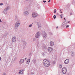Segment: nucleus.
I'll return each instance as SVG.
<instances>
[{
    "label": "nucleus",
    "mask_w": 75,
    "mask_h": 75,
    "mask_svg": "<svg viewBox=\"0 0 75 75\" xmlns=\"http://www.w3.org/2000/svg\"><path fill=\"white\" fill-rule=\"evenodd\" d=\"M43 63L44 66L46 67H50V60H49L46 59H44L43 61Z\"/></svg>",
    "instance_id": "1"
},
{
    "label": "nucleus",
    "mask_w": 75,
    "mask_h": 75,
    "mask_svg": "<svg viewBox=\"0 0 75 75\" xmlns=\"http://www.w3.org/2000/svg\"><path fill=\"white\" fill-rule=\"evenodd\" d=\"M8 9H9V6L6 7L3 11V13L4 14H7V11Z\"/></svg>",
    "instance_id": "2"
},
{
    "label": "nucleus",
    "mask_w": 75,
    "mask_h": 75,
    "mask_svg": "<svg viewBox=\"0 0 75 75\" xmlns=\"http://www.w3.org/2000/svg\"><path fill=\"white\" fill-rule=\"evenodd\" d=\"M20 21H17L15 25V28L16 29H17V28H18V27L20 25Z\"/></svg>",
    "instance_id": "3"
},
{
    "label": "nucleus",
    "mask_w": 75,
    "mask_h": 75,
    "mask_svg": "<svg viewBox=\"0 0 75 75\" xmlns=\"http://www.w3.org/2000/svg\"><path fill=\"white\" fill-rule=\"evenodd\" d=\"M32 16L33 18H35L38 16V14L35 12H33L32 14Z\"/></svg>",
    "instance_id": "4"
},
{
    "label": "nucleus",
    "mask_w": 75,
    "mask_h": 75,
    "mask_svg": "<svg viewBox=\"0 0 75 75\" xmlns=\"http://www.w3.org/2000/svg\"><path fill=\"white\" fill-rule=\"evenodd\" d=\"M41 35V32H38L35 35V37L37 38H39Z\"/></svg>",
    "instance_id": "5"
},
{
    "label": "nucleus",
    "mask_w": 75,
    "mask_h": 75,
    "mask_svg": "<svg viewBox=\"0 0 75 75\" xmlns=\"http://www.w3.org/2000/svg\"><path fill=\"white\" fill-rule=\"evenodd\" d=\"M42 35L43 36L44 38H46V37H47V34L44 31H42Z\"/></svg>",
    "instance_id": "6"
},
{
    "label": "nucleus",
    "mask_w": 75,
    "mask_h": 75,
    "mask_svg": "<svg viewBox=\"0 0 75 75\" xmlns=\"http://www.w3.org/2000/svg\"><path fill=\"white\" fill-rule=\"evenodd\" d=\"M62 71L63 74H65L67 72V68L65 67L63 68L62 69Z\"/></svg>",
    "instance_id": "7"
},
{
    "label": "nucleus",
    "mask_w": 75,
    "mask_h": 75,
    "mask_svg": "<svg viewBox=\"0 0 75 75\" xmlns=\"http://www.w3.org/2000/svg\"><path fill=\"white\" fill-rule=\"evenodd\" d=\"M23 14L25 16H28L29 14V12L28 11H25L23 13Z\"/></svg>",
    "instance_id": "8"
},
{
    "label": "nucleus",
    "mask_w": 75,
    "mask_h": 75,
    "mask_svg": "<svg viewBox=\"0 0 75 75\" xmlns=\"http://www.w3.org/2000/svg\"><path fill=\"white\" fill-rule=\"evenodd\" d=\"M48 51L49 52H52L53 51V49L52 47H50L48 48Z\"/></svg>",
    "instance_id": "9"
},
{
    "label": "nucleus",
    "mask_w": 75,
    "mask_h": 75,
    "mask_svg": "<svg viewBox=\"0 0 75 75\" xmlns=\"http://www.w3.org/2000/svg\"><path fill=\"white\" fill-rule=\"evenodd\" d=\"M50 44L51 47H53V46H54L55 45V44H54V42H53L52 41H50Z\"/></svg>",
    "instance_id": "10"
},
{
    "label": "nucleus",
    "mask_w": 75,
    "mask_h": 75,
    "mask_svg": "<svg viewBox=\"0 0 75 75\" xmlns=\"http://www.w3.org/2000/svg\"><path fill=\"white\" fill-rule=\"evenodd\" d=\"M12 42H16V37L15 36L13 37L12 38Z\"/></svg>",
    "instance_id": "11"
},
{
    "label": "nucleus",
    "mask_w": 75,
    "mask_h": 75,
    "mask_svg": "<svg viewBox=\"0 0 75 75\" xmlns=\"http://www.w3.org/2000/svg\"><path fill=\"white\" fill-rule=\"evenodd\" d=\"M24 60L23 59H21L20 61H19L20 64H22L23 63V62H24Z\"/></svg>",
    "instance_id": "12"
},
{
    "label": "nucleus",
    "mask_w": 75,
    "mask_h": 75,
    "mask_svg": "<svg viewBox=\"0 0 75 75\" xmlns=\"http://www.w3.org/2000/svg\"><path fill=\"white\" fill-rule=\"evenodd\" d=\"M37 24L38 25V28L39 29H41V25L40 23H38Z\"/></svg>",
    "instance_id": "13"
},
{
    "label": "nucleus",
    "mask_w": 75,
    "mask_h": 75,
    "mask_svg": "<svg viewBox=\"0 0 75 75\" xmlns=\"http://www.w3.org/2000/svg\"><path fill=\"white\" fill-rule=\"evenodd\" d=\"M69 59H67L64 61L65 64H68L69 63Z\"/></svg>",
    "instance_id": "14"
},
{
    "label": "nucleus",
    "mask_w": 75,
    "mask_h": 75,
    "mask_svg": "<svg viewBox=\"0 0 75 75\" xmlns=\"http://www.w3.org/2000/svg\"><path fill=\"white\" fill-rule=\"evenodd\" d=\"M67 25V23H63L62 24V27L64 28Z\"/></svg>",
    "instance_id": "15"
},
{
    "label": "nucleus",
    "mask_w": 75,
    "mask_h": 75,
    "mask_svg": "<svg viewBox=\"0 0 75 75\" xmlns=\"http://www.w3.org/2000/svg\"><path fill=\"white\" fill-rule=\"evenodd\" d=\"M43 49H47V45H43Z\"/></svg>",
    "instance_id": "16"
},
{
    "label": "nucleus",
    "mask_w": 75,
    "mask_h": 75,
    "mask_svg": "<svg viewBox=\"0 0 75 75\" xmlns=\"http://www.w3.org/2000/svg\"><path fill=\"white\" fill-rule=\"evenodd\" d=\"M19 74H23V71L22 70H21L20 71H19Z\"/></svg>",
    "instance_id": "17"
},
{
    "label": "nucleus",
    "mask_w": 75,
    "mask_h": 75,
    "mask_svg": "<svg viewBox=\"0 0 75 75\" xmlns=\"http://www.w3.org/2000/svg\"><path fill=\"white\" fill-rule=\"evenodd\" d=\"M27 44V42H23V46L25 47Z\"/></svg>",
    "instance_id": "18"
},
{
    "label": "nucleus",
    "mask_w": 75,
    "mask_h": 75,
    "mask_svg": "<svg viewBox=\"0 0 75 75\" xmlns=\"http://www.w3.org/2000/svg\"><path fill=\"white\" fill-rule=\"evenodd\" d=\"M7 36V33H5L3 35V37H6V36Z\"/></svg>",
    "instance_id": "19"
},
{
    "label": "nucleus",
    "mask_w": 75,
    "mask_h": 75,
    "mask_svg": "<svg viewBox=\"0 0 75 75\" xmlns=\"http://www.w3.org/2000/svg\"><path fill=\"white\" fill-rule=\"evenodd\" d=\"M30 59H28L27 60V64H29V63H30Z\"/></svg>",
    "instance_id": "20"
},
{
    "label": "nucleus",
    "mask_w": 75,
    "mask_h": 75,
    "mask_svg": "<svg viewBox=\"0 0 75 75\" xmlns=\"http://www.w3.org/2000/svg\"><path fill=\"white\" fill-rule=\"evenodd\" d=\"M59 67L60 68H62V65L61 64H59Z\"/></svg>",
    "instance_id": "21"
},
{
    "label": "nucleus",
    "mask_w": 75,
    "mask_h": 75,
    "mask_svg": "<svg viewBox=\"0 0 75 75\" xmlns=\"http://www.w3.org/2000/svg\"><path fill=\"white\" fill-rule=\"evenodd\" d=\"M71 56L72 57H74V53L72 52V54H71Z\"/></svg>",
    "instance_id": "22"
},
{
    "label": "nucleus",
    "mask_w": 75,
    "mask_h": 75,
    "mask_svg": "<svg viewBox=\"0 0 75 75\" xmlns=\"http://www.w3.org/2000/svg\"><path fill=\"white\" fill-rule=\"evenodd\" d=\"M23 10L24 11H26V10H27V7H25L24 8Z\"/></svg>",
    "instance_id": "23"
},
{
    "label": "nucleus",
    "mask_w": 75,
    "mask_h": 75,
    "mask_svg": "<svg viewBox=\"0 0 75 75\" xmlns=\"http://www.w3.org/2000/svg\"><path fill=\"white\" fill-rule=\"evenodd\" d=\"M53 18L54 19H55L56 18V16L54 15L53 16Z\"/></svg>",
    "instance_id": "24"
},
{
    "label": "nucleus",
    "mask_w": 75,
    "mask_h": 75,
    "mask_svg": "<svg viewBox=\"0 0 75 75\" xmlns=\"http://www.w3.org/2000/svg\"><path fill=\"white\" fill-rule=\"evenodd\" d=\"M33 26V25L32 24H31L30 25H29L28 26V27H31Z\"/></svg>",
    "instance_id": "25"
},
{
    "label": "nucleus",
    "mask_w": 75,
    "mask_h": 75,
    "mask_svg": "<svg viewBox=\"0 0 75 75\" xmlns=\"http://www.w3.org/2000/svg\"><path fill=\"white\" fill-rule=\"evenodd\" d=\"M55 61H53L52 62V64H55Z\"/></svg>",
    "instance_id": "26"
},
{
    "label": "nucleus",
    "mask_w": 75,
    "mask_h": 75,
    "mask_svg": "<svg viewBox=\"0 0 75 75\" xmlns=\"http://www.w3.org/2000/svg\"><path fill=\"white\" fill-rule=\"evenodd\" d=\"M54 13H56V11H57V10L56 9H54Z\"/></svg>",
    "instance_id": "27"
},
{
    "label": "nucleus",
    "mask_w": 75,
    "mask_h": 75,
    "mask_svg": "<svg viewBox=\"0 0 75 75\" xmlns=\"http://www.w3.org/2000/svg\"><path fill=\"white\" fill-rule=\"evenodd\" d=\"M15 20H17V16H15Z\"/></svg>",
    "instance_id": "28"
},
{
    "label": "nucleus",
    "mask_w": 75,
    "mask_h": 75,
    "mask_svg": "<svg viewBox=\"0 0 75 75\" xmlns=\"http://www.w3.org/2000/svg\"><path fill=\"white\" fill-rule=\"evenodd\" d=\"M3 75H6V73H3Z\"/></svg>",
    "instance_id": "29"
},
{
    "label": "nucleus",
    "mask_w": 75,
    "mask_h": 75,
    "mask_svg": "<svg viewBox=\"0 0 75 75\" xmlns=\"http://www.w3.org/2000/svg\"><path fill=\"white\" fill-rule=\"evenodd\" d=\"M31 74L32 75H33V74H34V72H32Z\"/></svg>",
    "instance_id": "30"
},
{
    "label": "nucleus",
    "mask_w": 75,
    "mask_h": 75,
    "mask_svg": "<svg viewBox=\"0 0 75 75\" xmlns=\"http://www.w3.org/2000/svg\"><path fill=\"white\" fill-rule=\"evenodd\" d=\"M3 3H1L0 4V6H3Z\"/></svg>",
    "instance_id": "31"
},
{
    "label": "nucleus",
    "mask_w": 75,
    "mask_h": 75,
    "mask_svg": "<svg viewBox=\"0 0 75 75\" xmlns=\"http://www.w3.org/2000/svg\"><path fill=\"white\" fill-rule=\"evenodd\" d=\"M66 28H68V27H69V25H66Z\"/></svg>",
    "instance_id": "32"
},
{
    "label": "nucleus",
    "mask_w": 75,
    "mask_h": 75,
    "mask_svg": "<svg viewBox=\"0 0 75 75\" xmlns=\"http://www.w3.org/2000/svg\"><path fill=\"white\" fill-rule=\"evenodd\" d=\"M16 59H17V58L15 57V58H14V61H16Z\"/></svg>",
    "instance_id": "33"
},
{
    "label": "nucleus",
    "mask_w": 75,
    "mask_h": 75,
    "mask_svg": "<svg viewBox=\"0 0 75 75\" xmlns=\"http://www.w3.org/2000/svg\"><path fill=\"white\" fill-rule=\"evenodd\" d=\"M44 3H46V1H43Z\"/></svg>",
    "instance_id": "34"
},
{
    "label": "nucleus",
    "mask_w": 75,
    "mask_h": 75,
    "mask_svg": "<svg viewBox=\"0 0 75 75\" xmlns=\"http://www.w3.org/2000/svg\"><path fill=\"white\" fill-rule=\"evenodd\" d=\"M70 15H72V13L71 12L70 13Z\"/></svg>",
    "instance_id": "35"
},
{
    "label": "nucleus",
    "mask_w": 75,
    "mask_h": 75,
    "mask_svg": "<svg viewBox=\"0 0 75 75\" xmlns=\"http://www.w3.org/2000/svg\"><path fill=\"white\" fill-rule=\"evenodd\" d=\"M50 35H52V33H50Z\"/></svg>",
    "instance_id": "36"
},
{
    "label": "nucleus",
    "mask_w": 75,
    "mask_h": 75,
    "mask_svg": "<svg viewBox=\"0 0 75 75\" xmlns=\"http://www.w3.org/2000/svg\"><path fill=\"white\" fill-rule=\"evenodd\" d=\"M26 1H30V0H26Z\"/></svg>",
    "instance_id": "37"
},
{
    "label": "nucleus",
    "mask_w": 75,
    "mask_h": 75,
    "mask_svg": "<svg viewBox=\"0 0 75 75\" xmlns=\"http://www.w3.org/2000/svg\"><path fill=\"white\" fill-rule=\"evenodd\" d=\"M1 20L0 19V23H1Z\"/></svg>",
    "instance_id": "38"
},
{
    "label": "nucleus",
    "mask_w": 75,
    "mask_h": 75,
    "mask_svg": "<svg viewBox=\"0 0 75 75\" xmlns=\"http://www.w3.org/2000/svg\"><path fill=\"white\" fill-rule=\"evenodd\" d=\"M62 10V9H60V11H61V10Z\"/></svg>",
    "instance_id": "39"
},
{
    "label": "nucleus",
    "mask_w": 75,
    "mask_h": 75,
    "mask_svg": "<svg viewBox=\"0 0 75 75\" xmlns=\"http://www.w3.org/2000/svg\"><path fill=\"white\" fill-rule=\"evenodd\" d=\"M50 1H51V0H49V1H48V2H50Z\"/></svg>",
    "instance_id": "40"
},
{
    "label": "nucleus",
    "mask_w": 75,
    "mask_h": 75,
    "mask_svg": "<svg viewBox=\"0 0 75 75\" xmlns=\"http://www.w3.org/2000/svg\"><path fill=\"white\" fill-rule=\"evenodd\" d=\"M64 19L65 21H66V19H65V18H64Z\"/></svg>",
    "instance_id": "41"
},
{
    "label": "nucleus",
    "mask_w": 75,
    "mask_h": 75,
    "mask_svg": "<svg viewBox=\"0 0 75 75\" xmlns=\"http://www.w3.org/2000/svg\"><path fill=\"white\" fill-rule=\"evenodd\" d=\"M61 13H62V11H60Z\"/></svg>",
    "instance_id": "42"
},
{
    "label": "nucleus",
    "mask_w": 75,
    "mask_h": 75,
    "mask_svg": "<svg viewBox=\"0 0 75 75\" xmlns=\"http://www.w3.org/2000/svg\"><path fill=\"white\" fill-rule=\"evenodd\" d=\"M26 59H27V58H25V60H26Z\"/></svg>",
    "instance_id": "43"
},
{
    "label": "nucleus",
    "mask_w": 75,
    "mask_h": 75,
    "mask_svg": "<svg viewBox=\"0 0 75 75\" xmlns=\"http://www.w3.org/2000/svg\"><path fill=\"white\" fill-rule=\"evenodd\" d=\"M1 61V57L0 56V61Z\"/></svg>",
    "instance_id": "44"
},
{
    "label": "nucleus",
    "mask_w": 75,
    "mask_h": 75,
    "mask_svg": "<svg viewBox=\"0 0 75 75\" xmlns=\"http://www.w3.org/2000/svg\"><path fill=\"white\" fill-rule=\"evenodd\" d=\"M58 28V26H57V27H56V28Z\"/></svg>",
    "instance_id": "45"
},
{
    "label": "nucleus",
    "mask_w": 75,
    "mask_h": 75,
    "mask_svg": "<svg viewBox=\"0 0 75 75\" xmlns=\"http://www.w3.org/2000/svg\"><path fill=\"white\" fill-rule=\"evenodd\" d=\"M70 22L69 21L68 23H69Z\"/></svg>",
    "instance_id": "46"
},
{
    "label": "nucleus",
    "mask_w": 75,
    "mask_h": 75,
    "mask_svg": "<svg viewBox=\"0 0 75 75\" xmlns=\"http://www.w3.org/2000/svg\"><path fill=\"white\" fill-rule=\"evenodd\" d=\"M57 15H58V13H57Z\"/></svg>",
    "instance_id": "47"
},
{
    "label": "nucleus",
    "mask_w": 75,
    "mask_h": 75,
    "mask_svg": "<svg viewBox=\"0 0 75 75\" xmlns=\"http://www.w3.org/2000/svg\"><path fill=\"white\" fill-rule=\"evenodd\" d=\"M61 18H62V16H61Z\"/></svg>",
    "instance_id": "48"
},
{
    "label": "nucleus",
    "mask_w": 75,
    "mask_h": 75,
    "mask_svg": "<svg viewBox=\"0 0 75 75\" xmlns=\"http://www.w3.org/2000/svg\"><path fill=\"white\" fill-rule=\"evenodd\" d=\"M61 16H63V15L62 14V15H61Z\"/></svg>",
    "instance_id": "49"
},
{
    "label": "nucleus",
    "mask_w": 75,
    "mask_h": 75,
    "mask_svg": "<svg viewBox=\"0 0 75 75\" xmlns=\"http://www.w3.org/2000/svg\"><path fill=\"white\" fill-rule=\"evenodd\" d=\"M73 3L74 4V1L73 2Z\"/></svg>",
    "instance_id": "50"
},
{
    "label": "nucleus",
    "mask_w": 75,
    "mask_h": 75,
    "mask_svg": "<svg viewBox=\"0 0 75 75\" xmlns=\"http://www.w3.org/2000/svg\"><path fill=\"white\" fill-rule=\"evenodd\" d=\"M34 63H35V62H34Z\"/></svg>",
    "instance_id": "51"
},
{
    "label": "nucleus",
    "mask_w": 75,
    "mask_h": 75,
    "mask_svg": "<svg viewBox=\"0 0 75 75\" xmlns=\"http://www.w3.org/2000/svg\"><path fill=\"white\" fill-rule=\"evenodd\" d=\"M60 16H61V15H60Z\"/></svg>",
    "instance_id": "52"
}]
</instances>
